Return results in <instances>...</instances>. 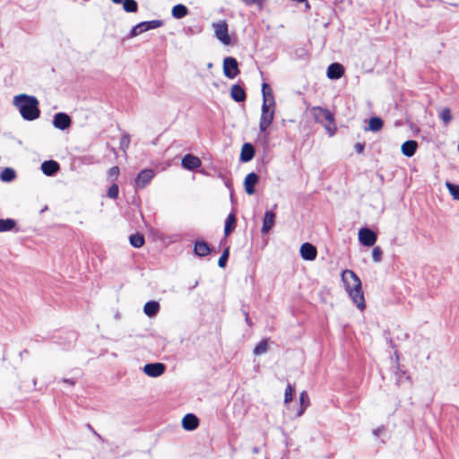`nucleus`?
Here are the masks:
<instances>
[{"mask_svg": "<svg viewBox=\"0 0 459 459\" xmlns=\"http://www.w3.org/2000/svg\"><path fill=\"white\" fill-rule=\"evenodd\" d=\"M341 276L349 297L360 311L364 310L366 302L359 276L349 269L342 271Z\"/></svg>", "mask_w": 459, "mask_h": 459, "instance_id": "f257e3e1", "label": "nucleus"}, {"mask_svg": "<svg viewBox=\"0 0 459 459\" xmlns=\"http://www.w3.org/2000/svg\"><path fill=\"white\" fill-rule=\"evenodd\" d=\"M14 106L19 109L23 119L32 121L40 115L39 100L34 96L20 94L13 99Z\"/></svg>", "mask_w": 459, "mask_h": 459, "instance_id": "f03ea898", "label": "nucleus"}, {"mask_svg": "<svg viewBox=\"0 0 459 459\" xmlns=\"http://www.w3.org/2000/svg\"><path fill=\"white\" fill-rule=\"evenodd\" d=\"M313 115L317 123L324 125V127L330 136H333L335 134L336 127L334 125V117L329 109L321 107H315L313 108Z\"/></svg>", "mask_w": 459, "mask_h": 459, "instance_id": "7ed1b4c3", "label": "nucleus"}, {"mask_svg": "<svg viewBox=\"0 0 459 459\" xmlns=\"http://www.w3.org/2000/svg\"><path fill=\"white\" fill-rule=\"evenodd\" d=\"M274 117V107L271 104L263 103L262 113L259 121L260 132H265L273 121Z\"/></svg>", "mask_w": 459, "mask_h": 459, "instance_id": "20e7f679", "label": "nucleus"}, {"mask_svg": "<svg viewBox=\"0 0 459 459\" xmlns=\"http://www.w3.org/2000/svg\"><path fill=\"white\" fill-rule=\"evenodd\" d=\"M162 25H163V22L161 20H152V21L142 22L132 28V30L130 31V37L131 38L136 37L143 32L160 28Z\"/></svg>", "mask_w": 459, "mask_h": 459, "instance_id": "39448f33", "label": "nucleus"}, {"mask_svg": "<svg viewBox=\"0 0 459 459\" xmlns=\"http://www.w3.org/2000/svg\"><path fill=\"white\" fill-rule=\"evenodd\" d=\"M215 37L224 45L228 46L231 43L228 31V24L226 21L212 23Z\"/></svg>", "mask_w": 459, "mask_h": 459, "instance_id": "423d86ee", "label": "nucleus"}, {"mask_svg": "<svg viewBox=\"0 0 459 459\" xmlns=\"http://www.w3.org/2000/svg\"><path fill=\"white\" fill-rule=\"evenodd\" d=\"M223 73L229 79H234L240 73L238 61L235 57L227 56L224 58Z\"/></svg>", "mask_w": 459, "mask_h": 459, "instance_id": "0eeeda50", "label": "nucleus"}, {"mask_svg": "<svg viewBox=\"0 0 459 459\" xmlns=\"http://www.w3.org/2000/svg\"><path fill=\"white\" fill-rule=\"evenodd\" d=\"M154 171L151 169H145L137 175L134 185L136 188H144L154 178Z\"/></svg>", "mask_w": 459, "mask_h": 459, "instance_id": "6e6552de", "label": "nucleus"}, {"mask_svg": "<svg viewBox=\"0 0 459 459\" xmlns=\"http://www.w3.org/2000/svg\"><path fill=\"white\" fill-rule=\"evenodd\" d=\"M359 242L365 247H372L377 241V234L368 228H362L359 231Z\"/></svg>", "mask_w": 459, "mask_h": 459, "instance_id": "1a4fd4ad", "label": "nucleus"}, {"mask_svg": "<svg viewBox=\"0 0 459 459\" xmlns=\"http://www.w3.org/2000/svg\"><path fill=\"white\" fill-rule=\"evenodd\" d=\"M71 117L64 112H58L54 116L53 126L59 130H65L71 126Z\"/></svg>", "mask_w": 459, "mask_h": 459, "instance_id": "9d476101", "label": "nucleus"}, {"mask_svg": "<svg viewBox=\"0 0 459 459\" xmlns=\"http://www.w3.org/2000/svg\"><path fill=\"white\" fill-rule=\"evenodd\" d=\"M166 370V366L163 363H148L143 367V372L152 377H158L161 376Z\"/></svg>", "mask_w": 459, "mask_h": 459, "instance_id": "9b49d317", "label": "nucleus"}, {"mask_svg": "<svg viewBox=\"0 0 459 459\" xmlns=\"http://www.w3.org/2000/svg\"><path fill=\"white\" fill-rule=\"evenodd\" d=\"M300 256L307 261H313L317 255V250L315 246L306 242L303 243L299 249Z\"/></svg>", "mask_w": 459, "mask_h": 459, "instance_id": "f8f14e48", "label": "nucleus"}, {"mask_svg": "<svg viewBox=\"0 0 459 459\" xmlns=\"http://www.w3.org/2000/svg\"><path fill=\"white\" fill-rule=\"evenodd\" d=\"M181 165L186 169L194 170L198 169L202 165V162L198 157L192 154H186L181 160Z\"/></svg>", "mask_w": 459, "mask_h": 459, "instance_id": "ddd939ff", "label": "nucleus"}, {"mask_svg": "<svg viewBox=\"0 0 459 459\" xmlns=\"http://www.w3.org/2000/svg\"><path fill=\"white\" fill-rule=\"evenodd\" d=\"M275 213L273 211H266L264 215L262 234H267L274 226Z\"/></svg>", "mask_w": 459, "mask_h": 459, "instance_id": "4468645a", "label": "nucleus"}, {"mask_svg": "<svg viewBox=\"0 0 459 459\" xmlns=\"http://www.w3.org/2000/svg\"><path fill=\"white\" fill-rule=\"evenodd\" d=\"M258 180L259 177L256 173L251 172L247 174L244 181L245 191L247 195H253L255 193V186L257 184Z\"/></svg>", "mask_w": 459, "mask_h": 459, "instance_id": "2eb2a0df", "label": "nucleus"}, {"mask_svg": "<svg viewBox=\"0 0 459 459\" xmlns=\"http://www.w3.org/2000/svg\"><path fill=\"white\" fill-rule=\"evenodd\" d=\"M344 74V68L339 63H333L327 68V77L332 80L340 79Z\"/></svg>", "mask_w": 459, "mask_h": 459, "instance_id": "dca6fc26", "label": "nucleus"}, {"mask_svg": "<svg viewBox=\"0 0 459 459\" xmlns=\"http://www.w3.org/2000/svg\"><path fill=\"white\" fill-rule=\"evenodd\" d=\"M255 152V151L253 144L250 143H245L242 145L239 159L242 162H248L254 158Z\"/></svg>", "mask_w": 459, "mask_h": 459, "instance_id": "f3484780", "label": "nucleus"}, {"mask_svg": "<svg viewBox=\"0 0 459 459\" xmlns=\"http://www.w3.org/2000/svg\"><path fill=\"white\" fill-rule=\"evenodd\" d=\"M198 424H199L198 418L195 414H192V413H188V414L185 415L182 420V427L186 430H189V431L195 430L198 427Z\"/></svg>", "mask_w": 459, "mask_h": 459, "instance_id": "a211bd4d", "label": "nucleus"}, {"mask_svg": "<svg viewBox=\"0 0 459 459\" xmlns=\"http://www.w3.org/2000/svg\"><path fill=\"white\" fill-rule=\"evenodd\" d=\"M42 172L47 176H54L59 169V163L56 160H46L41 164Z\"/></svg>", "mask_w": 459, "mask_h": 459, "instance_id": "6ab92c4d", "label": "nucleus"}, {"mask_svg": "<svg viewBox=\"0 0 459 459\" xmlns=\"http://www.w3.org/2000/svg\"><path fill=\"white\" fill-rule=\"evenodd\" d=\"M194 252L197 256L204 257L210 254L211 247L204 240H197L194 246Z\"/></svg>", "mask_w": 459, "mask_h": 459, "instance_id": "aec40b11", "label": "nucleus"}, {"mask_svg": "<svg viewBox=\"0 0 459 459\" xmlns=\"http://www.w3.org/2000/svg\"><path fill=\"white\" fill-rule=\"evenodd\" d=\"M230 97L236 102H244L246 100L247 94L243 87L238 84H234L230 89Z\"/></svg>", "mask_w": 459, "mask_h": 459, "instance_id": "412c9836", "label": "nucleus"}, {"mask_svg": "<svg viewBox=\"0 0 459 459\" xmlns=\"http://www.w3.org/2000/svg\"><path fill=\"white\" fill-rule=\"evenodd\" d=\"M418 148V143L414 140H408L402 144V153L406 157H412Z\"/></svg>", "mask_w": 459, "mask_h": 459, "instance_id": "4be33fe9", "label": "nucleus"}, {"mask_svg": "<svg viewBox=\"0 0 459 459\" xmlns=\"http://www.w3.org/2000/svg\"><path fill=\"white\" fill-rule=\"evenodd\" d=\"M262 94H263V103H268V104H271L272 107H274L275 102H274V97L273 94V91H272L271 87L265 82H264L262 85Z\"/></svg>", "mask_w": 459, "mask_h": 459, "instance_id": "5701e85b", "label": "nucleus"}, {"mask_svg": "<svg viewBox=\"0 0 459 459\" xmlns=\"http://www.w3.org/2000/svg\"><path fill=\"white\" fill-rule=\"evenodd\" d=\"M160 310V304L157 301L151 300L145 303L143 312L149 317L155 316Z\"/></svg>", "mask_w": 459, "mask_h": 459, "instance_id": "b1692460", "label": "nucleus"}, {"mask_svg": "<svg viewBox=\"0 0 459 459\" xmlns=\"http://www.w3.org/2000/svg\"><path fill=\"white\" fill-rule=\"evenodd\" d=\"M236 228V216L234 212H230L226 221L224 227V236L228 237Z\"/></svg>", "mask_w": 459, "mask_h": 459, "instance_id": "393cba45", "label": "nucleus"}, {"mask_svg": "<svg viewBox=\"0 0 459 459\" xmlns=\"http://www.w3.org/2000/svg\"><path fill=\"white\" fill-rule=\"evenodd\" d=\"M299 402L300 406L297 411V417H300L304 413L307 407L309 405V398L306 391L301 392V394H299Z\"/></svg>", "mask_w": 459, "mask_h": 459, "instance_id": "a878e982", "label": "nucleus"}, {"mask_svg": "<svg viewBox=\"0 0 459 459\" xmlns=\"http://www.w3.org/2000/svg\"><path fill=\"white\" fill-rule=\"evenodd\" d=\"M171 13L174 18L182 19L188 13V9L186 5L178 4L172 8Z\"/></svg>", "mask_w": 459, "mask_h": 459, "instance_id": "bb28decb", "label": "nucleus"}, {"mask_svg": "<svg viewBox=\"0 0 459 459\" xmlns=\"http://www.w3.org/2000/svg\"><path fill=\"white\" fill-rule=\"evenodd\" d=\"M394 377H395V384L397 385H400L403 384L405 380H410V376L405 370H403L399 365L396 366V370L394 371Z\"/></svg>", "mask_w": 459, "mask_h": 459, "instance_id": "cd10ccee", "label": "nucleus"}, {"mask_svg": "<svg viewBox=\"0 0 459 459\" xmlns=\"http://www.w3.org/2000/svg\"><path fill=\"white\" fill-rule=\"evenodd\" d=\"M384 126L383 120L378 117H373L369 119L368 127L366 130L378 132Z\"/></svg>", "mask_w": 459, "mask_h": 459, "instance_id": "c85d7f7f", "label": "nucleus"}, {"mask_svg": "<svg viewBox=\"0 0 459 459\" xmlns=\"http://www.w3.org/2000/svg\"><path fill=\"white\" fill-rule=\"evenodd\" d=\"M16 225L13 219H0V232L12 230Z\"/></svg>", "mask_w": 459, "mask_h": 459, "instance_id": "c756f323", "label": "nucleus"}, {"mask_svg": "<svg viewBox=\"0 0 459 459\" xmlns=\"http://www.w3.org/2000/svg\"><path fill=\"white\" fill-rule=\"evenodd\" d=\"M129 241H130V244L135 247V248H139L143 246L144 244V238L142 234L140 233H135V234H133L129 237Z\"/></svg>", "mask_w": 459, "mask_h": 459, "instance_id": "7c9ffc66", "label": "nucleus"}, {"mask_svg": "<svg viewBox=\"0 0 459 459\" xmlns=\"http://www.w3.org/2000/svg\"><path fill=\"white\" fill-rule=\"evenodd\" d=\"M15 178V171L11 168H5L0 174V178L4 182H10Z\"/></svg>", "mask_w": 459, "mask_h": 459, "instance_id": "2f4dec72", "label": "nucleus"}, {"mask_svg": "<svg viewBox=\"0 0 459 459\" xmlns=\"http://www.w3.org/2000/svg\"><path fill=\"white\" fill-rule=\"evenodd\" d=\"M123 8L127 13H135L138 9V4L135 0H124Z\"/></svg>", "mask_w": 459, "mask_h": 459, "instance_id": "473e14b6", "label": "nucleus"}, {"mask_svg": "<svg viewBox=\"0 0 459 459\" xmlns=\"http://www.w3.org/2000/svg\"><path fill=\"white\" fill-rule=\"evenodd\" d=\"M268 350V343L265 340L259 342L254 349V354L259 356Z\"/></svg>", "mask_w": 459, "mask_h": 459, "instance_id": "72a5a7b5", "label": "nucleus"}, {"mask_svg": "<svg viewBox=\"0 0 459 459\" xmlns=\"http://www.w3.org/2000/svg\"><path fill=\"white\" fill-rule=\"evenodd\" d=\"M446 186L454 199L459 200V186L451 182H446Z\"/></svg>", "mask_w": 459, "mask_h": 459, "instance_id": "f704fd0d", "label": "nucleus"}, {"mask_svg": "<svg viewBox=\"0 0 459 459\" xmlns=\"http://www.w3.org/2000/svg\"><path fill=\"white\" fill-rule=\"evenodd\" d=\"M229 256H230V248L227 247L224 249V251L222 252L221 255L220 256V258L218 260L219 267L224 268L226 266Z\"/></svg>", "mask_w": 459, "mask_h": 459, "instance_id": "c9c22d12", "label": "nucleus"}, {"mask_svg": "<svg viewBox=\"0 0 459 459\" xmlns=\"http://www.w3.org/2000/svg\"><path fill=\"white\" fill-rule=\"evenodd\" d=\"M440 118L447 125L452 120L451 110L448 108H444L440 113Z\"/></svg>", "mask_w": 459, "mask_h": 459, "instance_id": "e433bc0d", "label": "nucleus"}, {"mask_svg": "<svg viewBox=\"0 0 459 459\" xmlns=\"http://www.w3.org/2000/svg\"><path fill=\"white\" fill-rule=\"evenodd\" d=\"M119 194V188L117 184H113L108 189V196L111 199H117Z\"/></svg>", "mask_w": 459, "mask_h": 459, "instance_id": "4c0bfd02", "label": "nucleus"}, {"mask_svg": "<svg viewBox=\"0 0 459 459\" xmlns=\"http://www.w3.org/2000/svg\"><path fill=\"white\" fill-rule=\"evenodd\" d=\"M293 387L291 386L290 384H288L287 385V387L285 389V393H284V403H289L292 401L293 399Z\"/></svg>", "mask_w": 459, "mask_h": 459, "instance_id": "58836bf2", "label": "nucleus"}, {"mask_svg": "<svg viewBox=\"0 0 459 459\" xmlns=\"http://www.w3.org/2000/svg\"><path fill=\"white\" fill-rule=\"evenodd\" d=\"M382 249L379 247H375L372 249V258L373 261L376 263H379L382 260Z\"/></svg>", "mask_w": 459, "mask_h": 459, "instance_id": "ea45409f", "label": "nucleus"}, {"mask_svg": "<svg viewBox=\"0 0 459 459\" xmlns=\"http://www.w3.org/2000/svg\"><path fill=\"white\" fill-rule=\"evenodd\" d=\"M119 175V168L117 166H114L109 169L108 172V178L110 180H116Z\"/></svg>", "mask_w": 459, "mask_h": 459, "instance_id": "a19ab883", "label": "nucleus"}, {"mask_svg": "<svg viewBox=\"0 0 459 459\" xmlns=\"http://www.w3.org/2000/svg\"><path fill=\"white\" fill-rule=\"evenodd\" d=\"M129 143H130V136L127 134V135H124L122 136L121 140H120V146L121 148L125 151L126 148H128L129 146Z\"/></svg>", "mask_w": 459, "mask_h": 459, "instance_id": "79ce46f5", "label": "nucleus"}, {"mask_svg": "<svg viewBox=\"0 0 459 459\" xmlns=\"http://www.w3.org/2000/svg\"><path fill=\"white\" fill-rule=\"evenodd\" d=\"M243 2L246 5H253V4H262L264 0H240Z\"/></svg>", "mask_w": 459, "mask_h": 459, "instance_id": "37998d69", "label": "nucleus"}, {"mask_svg": "<svg viewBox=\"0 0 459 459\" xmlns=\"http://www.w3.org/2000/svg\"><path fill=\"white\" fill-rule=\"evenodd\" d=\"M354 149L355 151L358 152V153H362L364 149H365V144L364 143H357L355 145H354Z\"/></svg>", "mask_w": 459, "mask_h": 459, "instance_id": "c03bdc74", "label": "nucleus"}, {"mask_svg": "<svg viewBox=\"0 0 459 459\" xmlns=\"http://www.w3.org/2000/svg\"><path fill=\"white\" fill-rule=\"evenodd\" d=\"M384 430H385V428L383 426L378 427L373 430V434H374V436L378 437Z\"/></svg>", "mask_w": 459, "mask_h": 459, "instance_id": "a18cd8bd", "label": "nucleus"}, {"mask_svg": "<svg viewBox=\"0 0 459 459\" xmlns=\"http://www.w3.org/2000/svg\"><path fill=\"white\" fill-rule=\"evenodd\" d=\"M243 313L245 315V321H246V323L248 325H251V322H250V318H249V316H248V312L247 310H244Z\"/></svg>", "mask_w": 459, "mask_h": 459, "instance_id": "49530a36", "label": "nucleus"}, {"mask_svg": "<svg viewBox=\"0 0 459 459\" xmlns=\"http://www.w3.org/2000/svg\"><path fill=\"white\" fill-rule=\"evenodd\" d=\"M62 381L64 383H67V384H69L71 385H74L75 384V381L73 380V379H70V378H64Z\"/></svg>", "mask_w": 459, "mask_h": 459, "instance_id": "de8ad7c7", "label": "nucleus"}, {"mask_svg": "<svg viewBox=\"0 0 459 459\" xmlns=\"http://www.w3.org/2000/svg\"><path fill=\"white\" fill-rule=\"evenodd\" d=\"M88 428L89 430H91L95 436L100 437V435L92 429V427L90 424H88Z\"/></svg>", "mask_w": 459, "mask_h": 459, "instance_id": "09e8293b", "label": "nucleus"}, {"mask_svg": "<svg viewBox=\"0 0 459 459\" xmlns=\"http://www.w3.org/2000/svg\"><path fill=\"white\" fill-rule=\"evenodd\" d=\"M124 0H112V2H114L115 4H120L122 3Z\"/></svg>", "mask_w": 459, "mask_h": 459, "instance_id": "8fccbe9b", "label": "nucleus"}, {"mask_svg": "<svg viewBox=\"0 0 459 459\" xmlns=\"http://www.w3.org/2000/svg\"><path fill=\"white\" fill-rule=\"evenodd\" d=\"M25 352H27V350H24L23 352H20V355H25Z\"/></svg>", "mask_w": 459, "mask_h": 459, "instance_id": "3c124183", "label": "nucleus"}, {"mask_svg": "<svg viewBox=\"0 0 459 459\" xmlns=\"http://www.w3.org/2000/svg\"><path fill=\"white\" fill-rule=\"evenodd\" d=\"M25 352H27V350H24L23 352H20V355H25Z\"/></svg>", "mask_w": 459, "mask_h": 459, "instance_id": "603ef678", "label": "nucleus"}, {"mask_svg": "<svg viewBox=\"0 0 459 459\" xmlns=\"http://www.w3.org/2000/svg\"><path fill=\"white\" fill-rule=\"evenodd\" d=\"M25 352H27V350H24L23 352H20V355H25Z\"/></svg>", "mask_w": 459, "mask_h": 459, "instance_id": "864d4df0", "label": "nucleus"}, {"mask_svg": "<svg viewBox=\"0 0 459 459\" xmlns=\"http://www.w3.org/2000/svg\"><path fill=\"white\" fill-rule=\"evenodd\" d=\"M254 452H255V453H257V452H258V449H257V448H255V449H254Z\"/></svg>", "mask_w": 459, "mask_h": 459, "instance_id": "5fc2aeb1", "label": "nucleus"}]
</instances>
